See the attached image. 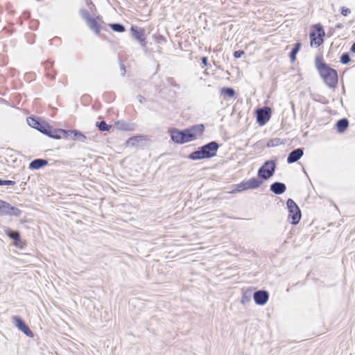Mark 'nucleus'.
<instances>
[{
	"label": "nucleus",
	"mask_w": 355,
	"mask_h": 355,
	"mask_svg": "<svg viewBox=\"0 0 355 355\" xmlns=\"http://www.w3.org/2000/svg\"><path fill=\"white\" fill-rule=\"evenodd\" d=\"M27 122L30 126L39 130L42 133L48 135L49 137L56 139H60L62 137L56 134L58 130H53L52 128L44 121H39L37 119L29 117L27 119Z\"/></svg>",
	"instance_id": "f03ea898"
},
{
	"label": "nucleus",
	"mask_w": 355,
	"mask_h": 355,
	"mask_svg": "<svg viewBox=\"0 0 355 355\" xmlns=\"http://www.w3.org/2000/svg\"><path fill=\"white\" fill-rule=\"evenodd\" d=\"M58 132H61L63 135H67L69 133L73 134L75 139L80 140L83 142H84L86 140V137L83 133H81L76 130L66 131L62 129H59V130H58Z\"/></svg>",
	"instance_id": "2eb2a0df"
},
{
	"label": "nucleus",
	"mask_w": 355,
	"mask_h": 355,
	"mask_svg": "<svg viewBox=\"0 0 355 355\" xmlns=\"http://www.w3.org/2000/svg\"><path fill=\"white\" fill-rule=\"evenodd\" d=\"M47 164V161L42 159H37L32 161L29 165L30 168L39 169Z\"/></svg>",
	"instance_id": "6ab92c4d"
},
{
	"label": "nucleus",
	"mask_w": 355,
	"mask_h": 355,
	"mask_svg": "<svg viewBox=\"0 0 355 355\" xmlns=\"http://www.w3.org/2000/svg\"><path fill=\"white\" fill-rule=\"evenodd\" d=\"M350 12V10L347 8L343 7L341 10V14L344 16H346L347 14Z\"/></svg>",
	"instance_id": "72a5a7b5"
},
{
	"label": "nucleus",
	"mask_w": 355,
	"mask_h": 355,
	"mask_svg": "<svg viewBox=\"0 0 355 355\" xmlns=\"http://www.w3.org/2000/svg\"><path fill=\"white\" fill-rule=\"evenodd\" d=\"M15 184V182L14 181L0 180V186H3V185L13 186Z\"/></svg>",
	"instance_id": "2f4dec72"
},
{
	"label": "nucleus",
	"mask_w": 355,
	"mask_h": 355,
	"mask_svg": "<svg viewBox=\"0 0 355 355\" xmlns=\"http://www.w3.org/2000/svg\"><path fill=\"white\" fill-rule=\"evenodd\" d=\"M141 140V137H131L128 140V145H135V144L136 142H139V141Z\"/></svg>",
	"instance_id": "c756f323"
},
{
	"label": "nucleus",
	"mask_w": 355,
	"mask_h": 355,
	"mask_svg": "<svg viewBox=\"0 0 355 355\" xmlns=\"http://www.w3.org/2000/svg\"><path fill=\"white\" fill-rule=\"evenodd\" d=\"M202 63L206 66L207 64V58L204 57L202 59Z\"/></svg>",
	"instance_id": "f704fd0d"
},
{
	"label": "nucleus",
	"mask_w": 355,
	"mask_h": 355,
	"mask_svg": "<svg viewBox=\"0 0 355 355\" xmlns=\"http://www.w3.org/2000/svg\"><path fill=\"white\" fill-rule=\"evenodd\" d=\"M348 127V121L347 119H340L337 123V128L340 132H343Z\"/></svg>",
	"instance_id": "412c9836"
},
{
	"label": "nucleus",
	"mask_w": 355,
	"mask_h": 355,
	"mask_svg": "<svg viewBox=\"0 0 355 355\" xmlns=\"http://www.w3.org/2000/svg\"><path fill=\"white\" fill-rule=\"evenodd\" d=\"M138 99H139V101L141 103H142L144 102V98L143 96H138Z\"/></svg>",
	"instance_id": "c9c22d12"
},
{
	"label": "nucleus",
	"mask_w": 355,
	"mask_h": 355,
	"mask_svg": "<svg viewBox=\"0 0 355 355\" xmlns=\"http://www.w3.org/2000/svg\"><path fill=\"white\" fill-rule=\"evenodd\" d=\"M300 47H301V44L300 43H296L295 44V46L292 50V51L291 53V55H290V58H291V61L293 62V61L295 60V55L298 53V51H300Z\"/></svg>",
	"instance_id": "5701e85b"
},
{
	"label": "nucleus",
	"mask_w": 355,
	"mask_h": 355,
	"mask_svg": "<svg viewBox=\"0 0 355 355\" xmlns=\"http://www.w3.org/2000/svg\"><path fill=\"white\" fill-rule=\"evenodd\" d=\"M287 207H288V209H293L294 211H296L297 210V207H298L297 205H296V203L292 199H288V201H287Z\"/></svg>",
	"instance_id": "c85d7f7f"
},
{
	"label": "nucleus",
	"mask_w": 355,
	"mask_h": 355,
	"mask_svg": "<svg viewBox=\"0 0 355 355\" xmlns=\"http://www.w3.org/2000/svg\"><path fill=\"white\" fill-rule=\"evenodd\" d=\"M189 158L192 159H200L205 158H209L208 154L205 153L202 149L200 150H196L190 154Z\"/></svg>",
	"instance_id": "aec40b11"
},
{
	"label": "nucleus",
	"mask_w": 355,
	"mask_h": 355,
	"mask_svg": "<svg viewBox=\"0 0 355 355\" xmlns=\"http://www.w3.org/2000/svg\"><path fill=\"white\" fill-rule=\"evenodd\" d=\"M218 148V145L215 141H211L202 147V150L208 154L209 158L214 157Z\"/></svg>",
	"instance_id": "9d476101"
},
{
	"label": "nucleus",
	"mask_w": 355,
	"mask_h": 355,
	"mask_svg": "<svg viewBox=\"0 0 355 355\" xmlns=\"http://www.w3.org/2000/svg\"><path fill=\"white\" fill-rule=\"evenodd\" d=\"M286 186L281 182H275L270 185V190L275 194H282L286 190Z\"/></svg>",
	"instance_id": "f3484780"
},
{
	"label": "nucleus",
	"mask_w": 355,
	"mask_h": 355,
	"mask_svg": "<svg viewBox=\"0 0 355 355\" xmlns=\"http://www.w3.org/2000/svg\"><path fill=\"white\" fill-rule=\"evenodd\" d=\"M111 28L116 32H123L125 28L124 27L119 24H113L110 25Z\"/></svg>",
	"instance_id": "bb28decb"
},
{
	"label": "nucleus",
	"mask_w": 355,
	"mask_h": 355,
	"mask_svg": "<svg viewBox=\"0 0 355 355\" xmlns=\"http://www.w3.org/2000/svg\"><path fill=\"white\" fill-rule=\"evenodd\" d=\"M315 66L326 84L329 87H334L338 82L336 71L322 62L319 58L315 59Z\"/></svg>",
	"instance_id": "f257e3e1"
},
{
	"label": "nucleus",
	"mask_w": 355,
	"mask_h": 355,
	"mask_svg": "<svg viewBox=\"0 0 355 355\" xmlns=\"http://www.w3.org/2000/svg\"><path fill=\"white\" fill-rule=\"evenodd\" d=\"M245 186L244 182L243 181L240 184H236L235 185V189L232 191H231L230 193H234L236 192H240V191H245L246 189H245Z\"/></svg>",
	"instance_id": "393cba45"
},
{
	"label": "nucleus",
	"mask_w": 355,
	"mask_h": 355,
	"mask_svg": "<svg viewBox=\"0 0 355 355\" xmlns=\"http://www.w3.org/2000/svg\"><path fill=\"white\" fill-rule=\"evenodd\" d=\"M4 232L11 239L15 241L19 239V234L17 232H12L8 227H5Z\"/></svg>",
	"instance_id": "4be33fe9"
},
{
	"label": "nucleus",
	"mask_w": 355,
	"mask_h": 355,
	"mask_svg": "<svg viewBox=\"0 0 355 355\" xmlns=\"http://www.w3.org/2000/svg\"><path fill=\"white\" fill-rule=\"evenodd\" d=\"M351 51L353 53H355V42L353 44V45L351 47Z\"/></svg>",
	"instance_id": "e433bc0d"
},
{
	"label": "nucleus",
	"mask_w": 355,
	"mask_h": 355,
	"mask_svg": "<svg viewBox=\"0 0 355 355\" xmlns=\"http://www.w3.org/2000/svg\"><path fill=\"white\" fill-rule=\"evenodd\" d=\"M244 54V51H236L234 53V56L236 58H239L241 57L242 55Z\"/></svg>",
	"instance_id": "473e14b6"
},
{
	"label": "nucleus",
	"mask_w": 355,
	"mask_h": 355,
	"mask_svg": "<svg viewBox=\"0 0 355 355\" xmlns=\"http://www.w3.org/2000/svg\"><path fill=\"white\" fill-rule=\"evenodd\" d=\"M293 209H288L289 217L292 219V223L293 225H297L301 218V212L299 207H297L296 211H294Z\"/></svg>",
	"instance_id": "a211bd4d"
},
{
	"label": "nucleus",
	"mask_w": 355,
	"mask_h": 355,
	"mask_svg": "<svg viewBox=\"0 0 355 355\" xmlns=\"http://www.w3.org/2000/svg\"><path fill=\"white\" fill-rule=\"evenodd\" d=\"M304 154L302 148H297L293 150L288 156L287 162L289 164L294 163L300 159Z\"/></svg>",
	"instance_id": "f8f14e48"
},
{
	"label": "nucleus",
	"mask_w": 355,
	"mask_h": 355,
	"mask_svg": "<svg viewBox=\"0 0 355 355\" xmlns=\"http://www.w3.org/2000/svg\"><path fill=\"white\" fill-rule=\"evenodd\" d=\"M221 93L228 96L229 97H233L235 94L233 89L225 87L221 89Z\"/></svg>",
	"instance_id": "a878e982"
},
{
	"label": "nucleus",
	"mask_w": 355,
	"mask_h": 355,
	"mask_svg": "<svg viewBox=\"0 0 355 355\" xmlns=\"http://www.w3.org/2000/svg\"><path fill=\"white\" fill-rule=\"evenodd\" d=\"M349 61H350V58L347 53H344L342 55V56L340 58V62L343 64H346L349 63Z\"/></svg>",
	"instance_id": "7c9ffc66"
},
{
	"label": "nucleus",
	"mask_w": 355,
	"mask_h": 355,
	"mask_svg": "<svg viewBox=\"0 0 355 355\" xmlns=\"http://www.w3.org/2000/svg\"><path fill=\"white\" fill-rule=\"evenodd\" d=\"M80 14L85 21H88L90 18H92V17H90L89 15V12L85 9L80 10Z\"/></svg>",
	"instance_id": "cd10ccee"
},
{
	"label": "nucleus",
	"mask_w": 355,
	"mask_h": 355,
	"mask_svg": "<svg viewBox=\"0 0 355 355\" xmlns=\"http://www.w3.org/2000/svg\"><path fill=\"white\" fill-rule=\"evenodd\" d=\"M131 31L132 32L134 37L139 41L141 45L145 46L146 42L144 35V31L142 30H137L134 27L131 28Z\"/></svg>",
	"instance_id": "4468645a"
},
{
	"label": "nucleus",
	"mask_w": 355,
	"mask_h": 355,
	"mask_svg": "<svg viewBox=\"0 0 355 355\" xmlns=\"http://www.w3.org/2000/svg\"><path fill=\"white\" fill-rule=\"evenodd\" d=\"M121 69H123V74H124V73H125V66H124L123 64H121Z\"/></svg>",
	"instance_id": "4c0bfd02"
},
{
	"label": "nucleus",
	"mask_w": 355,
	"mask_h": 355,
	"mask_svg": "<svg viewBox=\"0 0 355 355\" xmlns=\"http://www.w3.org/2000/svg\"><path fill=\"white\" fill-rule=\"evenodd\" d=\"M171 139L177 144H184L183 131L174 129L170 131Z\"/></svg>",
	"instance_id": "ddd939ff"
},
{
	"label": "nucleus",
	"mask_w": 355,
	"mask_h": 355,
	"mask_svg": "<svg viewBox=\"0 0 355 355\" xmlns=\"http://www.w3.org/2000/svg\"><path fill=\"white\" fill-rule=\"evenodd\" d=\"M183 131L184 143L189 142L196 139L198 137L202 135L204 131L203 125H198L193 126L189 129Z\"/></svg>",
	"instance_id": "7ed1b4c3"
},
{
	"label": "nucleus",
	"mask_w": 355,
	"mask_h": 355,
	"mask_svg": "<svg viewBox=\"0 0 355 355\" xmlns=\"http://www.w3.org/2000/svg\"><path fill=\"white\" fill-rule=\"evenodd\" d=\"M243 182L246 190L257 189L263 184V182L261 180H259L256 178L243 180Z\"/></svg>",
	"instance_id": "9b49d317"
},
{
	"label": "nucleus",
	"mask_w": 355,
	"mask_h": 355,
	"mask_svg": "<svg viewBox=\"0 0 355 355\" xmlns=\"http://www.w3.org/2000/svg\"><path fill=\"white\" fill-rule=\"evenodd\" d=\"M96 126L101 131H108L111 128V125H107L104 121L96 123Z\"/></svg>",
	"instance_id": "b1692460"
},
{
	"label": "nucleus",
	"mask_w": 355,
	"mask_h": 355,
	"mask_svg": "<svg viewBox=\"0 0 355 355\" xmlns=\"http://www.w3.org/2000/svg\"><path fill=\"white\" fill-rule=\"evenodd\" d=\"M12 320L15 327H17L19 330H21L28 336H33L32 331L20 318L15 316L13 317Z\"/></svg>",
	"instance_id": "6e6552de"
},
{
	"label": "nucleus",
	"mask_w": 355,
	"mask_h": 355,
	"mask_svg": "<svg viewBox=\"0 0 355 355\" xmlns=\"http://www.w3.org/2000/svg\"><path fill=\"white\" fill-rule=\"evenodd\" d=\"M21 211L18 208L10 205L9 203L0 200V216H19Z\"/></svg>",
	"instance_id": "39448f33"
},
{
	"label": "nucleus",
	"mask_w": 355,
	"mask_h": 355,
	"mask_svg": "<svg viewBox=\"0 0 355 355\" xmlns=\"http://www.w3.org/2000/svg\"><path fill=\"white\" fill-rule=\"evenodd\" d=\"M275 170V163L273 161H267L259 169L258 175L264 180H268L274 173Z\"/></svg>",
	"instance_id": "20e7f679"
},
{
	"label": "nucleus",
	"mask_w": 355,
	"mask_h": 355,
	"mask_svg": "<svg viewBox=\"0 0 355 355\" xmlns=\"http://www.w3.org/2000/svg\"><path fill=\"white\" fill-rule=\"evenodd\" d=\"M270 117V109L265 107L259 109L257 111V120L259 125H264Z\"/></svg>",
	"instance_id": "0eeeda50"
},
{
	"label": "nucleus",
	"mask_w": 355,
	"mask_h": 355,
	"mask_svg": "<svg viewBox=\"0 0 355 355\" xmlns=\"http://www.w3.org/2000/svg\"><path fill=\"white\" fill-rule=\"evenodd\" d=\"M86 23L89 28L96 34H98L100 33L101 27L96 19L92 17L87 21Z\"/></svg>",
	"instance_id": "dca6fc26"
},
{
	"label": "nucleus",
	"mask_w": 355,
	"mask_h": 355,
	"mask_svg": "<svg viewBox=\"0 0 355 355\" xmlns=\"http://www.w3.org/2000/svg\"><path fill=\"white\" fill-rule=\"evenodd\" d=\"M253 297L257 304L264 305L268 300L269 295L266 291H258L254 293Z\"/></svg>",
	"instance_id": "1a4fd4ad"
},
{
	"label": "nucleus",
	"mask_w": 355,
	"mask_h": 355,
	"mask_svg": "<svg viewBox=\"0 0 355 355\" xmlns=\"http://www.w3.org/2000/svg\"><path fill=\"white\" fill-rule=\"evenodd\" d=\"M314 28L317 31L318 35L315 36V33L310 34L311 45V46L318 47L323 42L322 37L324 35V31L320 24L315 25Z\"/></svg>",
	"instance_id": "423d86ee"
}]
</instances>
